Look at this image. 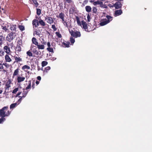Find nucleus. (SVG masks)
<instances>
[{
    "instance_id": "nucleus-37",
    "label": "nucleus",
    "mask_w": 152,
    "mask_h": 152,
    "mask_svg": "<svg viewBox=\"0 0 152 152\" xmlns=\"http://www.w3.org/2000/svg\"><path fill=\"white\" fill-rule=\"evenodd\" d=\"M64 5H65L66 3L69 4L71 3L72 2V0H64Z\"/></svg>"
},
{
    "instance_id": "nucleus-24",
    "label": "nucleus",
    "mask_w": 152,
    "mask_h": 152,
    "mask_svg": "<svg viewBox=\"0 0 152 152\" xmlns=\"http://www.w3.org/2000/svg\"><path fill=\"white\" fill-rule=\"evenodd\" d=\"M19 72V68H17L14 71V72L13 74V76L14 77L15 76L18 75V74Z\"/></svg>"
},
{
    "instance_id": "nucleus-57",
    "label": "nucleus",
    "mask_w": 152,
    "mask_h": 152,
    "mask_svg": "<svg viewBox=\"0 0 152 152\" xmlns=\"http://www.w3.org/2000/svg\"><path fill=\"white\" fill-rule=\"evenodd\" d=\"M21 92H19L17 94V95H16L15 97H17V96H18L19 95H20L21 94Z\"/></svg>"
},
{
    "instance_id": "nucleus-38",
    "label": "nucleus",
    "mask_w": 152,
    "mask_h": 152,
    "mask_svg": "<svg viewBox=\"0 0 152 152\" xmlns=\"http://www.w3.org/2000/svg\"><path fill=\"white\" fill-rule=\"evenodd\" d=\"M48 64V62L46 61H42V67H44L46 66Z\"/></svg>"
},
{
    "instance_id": "nucleus-19",
    "label": "nucleus",
    "mask_w": 152,
    "mask_h": 152,
    "mask_svg": "<svg viewBox=\"0 0 152 152\" xmlns=\"http://www.w3.org/2000/svg\"><path fill=\"white\" fill-rule=\"evenodd\" d=\"M16 26L15 25H12L10 26V29L12 31V32L16 31Z\"/></svg>"
},
{
    "instance_id": "nucleus-39",
    "label": "nucleus",
    "mask_w": 152,
    "mask_h": 152,
    "mask_svg": "<svg viewBox=\"0 0 152 152\" xmlns=\"http://www.w3.org/2000/svg\"><path fill=\"white\" fill-rule=\"evenodd\" d=\"M41 10L39 8L37 9V14L38 15H40L41 13Z\"/></svg>"
},
{
    "instance_id": "nucleus-7",
    "label": "nucleus",
    "mask_w": 152,
    "mask_h": 152,
    "mask_svg": "<svg viewBox=\"0 0 152 152\" xmlns=\"http://www.w3.org/2000/svg\"><path fill=\"white\" fill-rule=\"evenodd\" d=\"M8 25L7 26L6 25H4V23H2L1 26V27L2 29V32L3 33L8 32L9 31V30L8 28Z\"/></svg>"
},
{
    "instance_id": "nucleus-12",
    "label": "nucleus",
    "mask_w": 152,
    "mask_h": 152,
    "mask_svg": "<svg viewBox=\"0 0 152 152\" xmlns=\"http://www.w3.org/2000/svg\"><path fill=\"white\" fill-rule=\"evenodd\" d=\"M3 49L4 51L8 54H10L11 52L10 48L8 46L6 45L3 48Z\"/></svg>"
},
{
    "instance_id": "nucleus-28",
    "label": "nucleus",
    "mask_w": 152,
    "mask_h": 152,
    "mask_svg": "<svg viewBox=\"0 0 152 152\" xmlns=\"http://www.w3.org/2000/svg\"><path fill=\"white\" fill-rule=\"evenodd\" d=\"M31 80L28 81V85L27 87L26 88V90H27L28 89H30L31 88Z\"/></svg>"
},
{
    "instance_id": "nucleus-40",
    "label": "nucleus",
    "mask_w": 152,
    "mask_h": 152,
    "mask_svg": "<svg viewBox=\"0 0 152 152\" xmlns=\"http://www.w3.org/2000/svg\"><path fill=\"white\" fill-rule=\"evenodd\" d=\"M56 36L59 38H61L62 36L61 34L58 32H56Z\"/></svg>"
},
{
    "instance_id": "nucleus-9",
    "label": "nucleus",
    "mask_w": 152,
    "mask_h": 152,
    "mask_svg": "<svg viewBox=\"0 0 152 152\" xmlns=\"http://www.w3.org/2000/svg\"><path fill=\"white\" fill-rule=\"evenodd\" d=\"M91 2H93V4L94 5L96 6L98 4L99 5V7H103V2L101 1H100L99 0L97 1H91Z\"/></svg>"
},
{
    "instance_id": "nucleus-58",
    "label": "nucleus",
    "mask_w": 152,
    "mask_h": 152,
    "mask_svg": "<svg viewBox=\"0 0 152 152\" xmlns=\"http://www.w3.org/2000/svg\"><path fill=\"white\" fill-rule=\"evenodd\" d=\"M88 1H84L82 4L84 6L85 5V4H86L87 3Z\"/></svg>"
},
{
    "instance_id": "nucleus-60",
    "label": "nucleus",
    "mask_w": 152,
    "mask_h": 152,
    "mask_svg": "<svg viewBox=\"0 0 152 152\" xmlns=\"http://www.w3.org/2000/svg\"><path fill=\"white\" fill-rule=\"evenodd\" d=\"M37 78L38 80H41V77L40 76H38L37 77Z\"/></svg>"
},
{
    "instance_id": "nucleus-29",
    "label": "nucleus",
    "mask_w": 152,
    "mask_h": 152,
    "mask_svg": "<svg viewBox=\"0 0 152 152\" xmlns=\"http://www.w3.org/2000/svg\"><path fill=\"white\" fill-rule=\"evenodd\" d=\"M97 9L96 7H92V13H93L96 14L97 12Z\"/></svg>"
},
{
    "instance_id": "nucleus-31",
    "label": "nucleus",
    "mask_w": 152,
    "mask_h": 152,
    "mask_svg": "<svg viewBox=\"0 0 152 152\" xmlns=\"http://www.w3.org/2000/svg\"><path fill=\"white\" fill-rule=\"evenodd\" d=\"M70 43L69 42H66V43L64 42L63 43V45H64L65 47L68 48L69 47Z\"/></svg>"
},
{
    "instance_id": "nucleus-23",
    "label": "nucleus",
    "mask_w": 152,
    "mask_h": 152,
    "mask_svg": "<svg viewBox=\"0 0 152 152\" xmlns=\"http://www.w3.org/2000/svg\"><path fill=\"white\" fill-rule=\"evenodd\" d=\"M75 11V8L74 6H72L69 10L70 13L73 14Z\"/></svg>"
},
{
    "instance_id": "nucleus-34",
    "label": "nucleus",
    "mask_w": 152,
    "mask_h": 152,
    "mask_svg": "<svg viewBox=\"0 0 152 152\" xmlns=\"http://www.w3.org/2000/svg\"><path fill=\"white\" fill-rule=\"evenodd\" d=\"M37 21H38V20L36 19H34L32 21V25L33 26V27H35V26H36V23H37L36 22H37Z\"/></svg>"
},
{
    "instance_id": "nucleus-56",
    "label": "nucleus",
    "mask_w": 152,
    "mask_h": 152,
    "mask_svg": "<svg viewBox=\"0 0 152 152\" xmlns=\"http://www.w3.org/2000/svg\"><path fill=\"white\" fill-rule=\"evenodd\" d=\"M36 22L37 24H36V26H35L34 27H37L39 25V21H38Z\"/></svg>"
},
{
    "instance_id": "nucleus-25",
    "label": "nucleus",
    "mask_w": 152,
    "mask_h": 152,
    "mask_svg": "<svg viewBox=\"0 0 152 152\" xmlns=\"http://www.w3.org/2000/svg\"><path fill=\"white\" fill-rule=\"evenodd\" d=\"M39 24L42 26L44 27L46 25L45 23L43 21V20H41V19H40V20H39Z\"/></svg>"
},
{
    "instance_id": "nucleus-53",
    "label": "nucleus",
    "mask_w": 152,
    "mask_h": 152,
    "mask_svg": "<svg viewBox=\"0 0 152 152\" xmlns=\"http://www.w3.org/2000/svg\"><path fill=\"white\" fill-rule=\"evenodd\" d=\"M4 67L3 66V64H2L1 63H0V69H3Z\"/></svg>"
},
{
    "instance_id": "nucleus-36",
    "label": "nucleus",
    "mask_w": 152,
    "mask_h": 152,
    "mask_svg": "<svg viewBox=\"0 0 152 152\" xmlns=\"http://www.w3.org/2000/svg\"><path fill=\"white\" fill-rule=\"evenodd\" d=\"M32 1L34 4L35 7H37L39 6V4L37 0H32Z\"/></svg>"
},
{
    "instance_id": "nucleus-30",
    "label": "nucleus",
    "mask_w": 152,
    "mask_h": 152,
    "mask_svg": "<svg viewBox=\"0 0 152 152\" xmlns=\"http://www.w3.org/2000/svg\"><path fill=\"white\" fill-rule=\"evenodd\" d=\"M30 69V67L28 66L27 65H25L23 66L22 67V69L25 71L26 69Z\"/></svg>"
},
{
    "instance_id": "nucleus-47",
    "label": "nucleus",
    "mask_w": 152,
    "mask_h": 152,
    "mask_svg": "<svg viewBox=\"0 0 152 152\" xmlns=\"http://www.w3.org/2000/svg\"><path fill=\"white\" fill-rule=\"evenodd\" d=\"M70 41L72 44H73L75 42V40L74 38L72 37L70 38Z\"/></svg>"
},
{
    "instance_id": "nucleus-46",
    "label": "nucleus",
    "mask_w": 152,
    "mask_h": 152,
    "mask_svg": "<svg viewBox=\"0 0 152 152\" xmlns=\"http://www.w3.org/2000/svg\"><path fill=\"white\" fill-rule=\"evenodd\" d=\"M18 89H19V88H15L12 91V93H13V94L15 93L16 92H17V91H18Z\"/></svg>"
},
{
    "instance_id": "nucleus-11",
    "label": "nucleus",
    "mask_w": 152,
    "mask_h": 152,
    "mask_svg": "<svg viewBox=\"0 0 152 152\" xmlns=\"http://www.w3.org/2000/svg\"><path fill=\"white\" fill-rule=\"evenodd\" d=\"M114 6L115 9H119L121 8L122 6V4L120 1L116 2L114 4Z\"/></svg>"
},
{
    "instance_id": "nucleus-45",
    "label": "nucleus",
    "mask_w": 152,
    "mask_h": 152,
    "mask_svg": "<svg viewBox=\"0 0 152 152\" xmlns=\"http://www.w3.org/2000/svg\"><path fill=\"white\" fill-rule=\"evenodd\" d=\"M52 28L53 29L54 31H55L57 30V28L56 27L55 25L53 24L52 25Z\"/></svg>"
},
{
    "instance_id": "nucleus-62",
    "label": "nucleus",
    "mask_w": 152,
    "mask_h": 152,
    "mask_svg": "<svg viewBox=\"0 0 152 152\" xmlns=\"http://www.w3.org/2000/svg\"><path fill=\"white\" fill-rule=\"evenodd\" d=\"M56 58L55 57H52V58L51 59L52 60L54 61L56 59Z\"/></svg>"
},
{
    "instance_id": "nucleus-52",
    "label": "nucleus",
    "mask_w": 152,
    "mask_h": 152,
    "mask_svg": "<svg viewBox=\"0 0 152 152\" xmlns=\"http://www.w3.org/2000/svg\"><path fill=\"white\" fill-rule=\"evenodd\" d=\"M23 92H24V96H23V98H24V97H25L26 95L27 94H28V91H23Z\"/></svg>"
},
{
    "instance_id": "nucleus-16",
    "label": "nucleus",
    "mask_w": 152,
    "mask_h": 152,
    "mask_svg": "<svg viewBox=\"0 0 152 152\" xmlns=\"http://www.w3.org/2000/svg\"><path fill=\"white\" fill-rule=\"evenodd\" d=\"M25 79V78L23 77L18 76L17 78V81L18 83H20L24 81Z\"/></svg>"
},
{
    "instance_id": "nucleus-21",
    "label": "nucleus",
    "mask_w": 152,
    "mask_h": 152,
    "mask_svg": "<svg viewBox=\"0 0 152 152\" xmlns=\"http://www.w3.org/2000/svg\"><path fill=\"white\" fill-rule=\"evenodd\" d=\"M86 10L87 12H89L91 11V8L89 6H87L85 7Z\"/></svg>"
},
{
    "instance_id": "nucleus-48",
    "label": "nucleus",
    "mask_w": 152,
    "mask_h": 152,
    "mask_svg": "<svg viewBox=\"0 0 152 152\" xmlns=\"http://www.w3.org/2000/svg\"><path fill=\"white\" fill-rule=\"evenodd\" d=\"M1 117V118H0V124L5 120V119L4 118Z\"/></svg>"
},
{
    "instance_id": "nucleus-2",
    "label": "nucleus",
    "mask_w": 152,
    "mask_h": 152,
    "mask_svg": "<svg viewBox=\"0 0 152 152\" xmlns=\"http://www.w3.org/2000/svg\"><path fill=\"white\" fill-rule=\"evenodd\" d=\"M106 17L107 19H105L101 21L99 23L101 26H104L109 23L113 19V17L107 15Z\"/></svg>"
},
{
    "instance_id": "nucleus-59",
    "label": "nucleus",
    "mask_w": 152,
    "mask_h": 152,
    "mask_svg": "<svg viewBox=\"0 0 152 152\" xmlns=\"http://www.w3.org/2000/svg\"><path fill=\"white\" fill-rule=\"evenodd\" d=\"M47 45H48V48H50V43L49 42H48Z\"/></svg>"
},
{
    "instance_id": "nucleus-55",
    "label": "nucleus",
    "mask_w": 152,
    "mask_h": 152,
    "mask_svg": "<svg viewBox=\"0 0 152 152\" xmlns=\"http://www.w3.org/2000/svg\"><path fill=\"white\" fill-rule=\"evenodd\" d=\"M10 114V112L9 110L7 111V112L6 113V116H8Z\"/></svg>"
},
{
    "instance_id": "nucleus-26",
    "label": "nucleus",
    "mask_w": 152,
    "mask_h": 152,
    "mask_svg": "<svg viewBox=\"0 0 152 152\" xmlns=\"http://www.w3.org/2000/svg\"><path fill=\"white\" fill-rule=\"evenodd\" d=\"M37 48L39 49H44L45 48V46L43 45H39L38 44L37 45Z\"/></svg>"
},
{
    "instance_id": "nucleus-42",
    "label": "nucleus",
    "mask_w": 152,
    "mask_h": 152,
    "mask_svg": "<svg viewBox=\"0 0 152 152\" xmlns=\"http://www.w3.org/2000/svg\"><path fill=\"white\" fill-rule=\"evenodd\" d=\"M4 52L3 51L2 49L0 48V56H2L4 55Z\"/></svg>"
},
{
    "instance_id": "nucleus-22",
    "label": "nucleus",
    "mask_w": 152,
    "mask_h": 152,
    "mask_svg": "<svg viewBox=\"0 0 152 152\" xmlns=\"http://www.w3.org/2000/svg\"><path fill=\"white\" fill-rule=\"evenodd\" d=\"M21 44L17 45L16 47L15 50L17 51L18 52H19L21 51V48L20 47Z\"/></svg>"
},
{
    "instance_id": "nucleus-41",
    "label": "nucleus",
    "mask_w": 152,
    "mask_h": 152,
    "mask_svg": "<svg viewBox=\"0 0 152 152\" xmlns=\"http://www.w3.org/2000/svg\"><path fill=\"white\" fill-rule=\"evenodd\" d=\"M47 50L50 52L54 53L53 49L52 48H48Z\"/></svg>"
},
{
    "instance_id": "nucleus-20",
    "label": "nucleus",
    "mask_w": 152,
    "mask_h": 152,
    "mask_svg": "<svg viewBox=\"0 0 152 152\" xmlns=\"http://www.w3.org/2000/svg\"><path fill=\"white\" fill-rule=\"evenodd\" d=\"M32 42L33 43L35 44L36 45H37L38 44V42L37 41V39L35 37H33L32 38Z\"/></svg>"
},
{
    "instance_id": "nucleus-51",
    "label": "nucleus",
    "mask_w": 152,
    "mask_h": 152,
    "mask_svg": "<svg viewBox=\"0 0 152 152\" xmlns=\"http://www.w3.org/2000/svg\"><path fill=\"white\" fill-rule=\"evenodd\" d=\"M87 20L88 22H90L91 20V18L89 15L88 14V15L87 16Z\"/></svg>"
},
{
    "instance_id": "nucleus-64",
    "label": "nucleus",
    "mask_w": 152,
    "mask_h": 152,
    "mask_svg": "<svg viewBox=\"0 0 152 152\" xmlns=\"http://www.w3.org/2000/svg\"><path fill=\"white\" fill-rule=\"evenodd\" d=\"M2 92V90H0V94H1Z\"/></svg>"
},
{
    "instance_id": "nucleus-17",
    "label": "nucleus",
    "mask_w": 152,
    "mask_h": 152,
    "mask_svg": "<svg viewBox=\"0 0 152 152\" xmlns=\"http://www.w3.org/2000/svg\"><path fill=\"white\" fill-rule=\"evenodd\" d=\"M8 55L9 54H7L5 56V59L6 62H10L12 61V60Z\"/></svg>"
},
{
    "instance_id": "nucleus-63",
    "label": "nucleus",
    "mask_w": 152,
    "mask_h": 152,
    "mask_svg": "<svg viewBox=\"0 0 152 152\" xmlns=\"http://www.w3.org/2000/svg\"><path fill=\"white\" fill-rule=\"evenodd\" d=\"M39 83V82L37 80L36 82V84L37 85H38Z\"/></svg>"
},
{
    "instance_id": "nucleus-35",
    "label": "nucleus",
    "mask_w": 152,
    "mask_h": 152,
    "mask_svg": "<svg viewBox=\"0 0 152 152\" xmlns=\"http://www.w3.org/2000/svg\"><path fill=\"white\" fill-rule=\"evenodd\" d=\"M26 54L27 55L29 56V57L33 56L32 53L31 52V51H30V50L28 51H27L26 52Z\"/></svg>"
},
{
    "instance_id": "nucleus-3",
    "label": "nucleus",
    "mask_w": 152,
    "mask_h": 152,
    "mask_svg": "<svg viewBox=\"0 0 152 152\" xmlns=\"http://www.w3.org/2000/svg\"><path fill=\"white\" fill-rule=\"evenodd\" d=\"M69 33L73 37L77 38L81 36V34L80 32L78 31H74L72 30L69 29Z\"/></svg>"
},
{
    "instance_id": "nucleus-44",
    "label": "nucleus",
    "mask_w": 152,
    "mask_h": 152,
    "mask_svg": "<svg viewBox=\"0 0 152 152\" xmlns=\"http://www.w3.org/2000/svg\"><path fill=\"white\" fill-rule=\"evenodd\" d=\"M50 69V66H48L46 67L45 69L44 72H47Z\"/></svg>"
},
{
    "instance_id": "nucleus-43",
    "label": "nucleus",
    "mask_w": 152,
    "mask_h": 152,
    "mask_svg": "<svg viewBox=\"0 0 152 152\" xmlns=\"http://www.w3.org/2000/svg\"><path fill=\"white\" fill-rule=\"evenodd\" d=\"M62 23H63L65 26L67 28H69V26L68 25L67 23L64 20V21H62Z\"/></svg>"
},
{
    "instance_id": "nucleus-8",
    "label": "nucleus",
    "mask_w": 152,
    "mask_h": 152,
    "mask_svg": "<svg viewBox=\"0 0 152 152\" xmlns=\"http://www.w3.org/2000/svg\"><path fill=\"white\" fill-rule=\"evenodd\" d=\"M12 81L11 79H9L7 81L4 87L5 90H9V88L11 87L10 84L11 83Z\"/></svg>"
},
{
    "instance_id": "nucleus-33",
    "label": "nucleus",
    "mask_w": 152,
    "mask_h": 152,
    "mask_svg": "<svg viewBox=\"0 0 152 152\" xmlns=\"http://www.w3.org/2000/svg\"><path fill=\"white\" fill-rule=\"evenodd\" d=\"M40 33H39V32L38 31L37 29H36L33 32V35L34 36L36 34L37 35L39 36L40 35Z\"/></svg>"
},
{
    "instance_id": "nucleus-6",
    "label": "nucleus",
    "mask_w": 152,
    "mask_h": 152,
    "mask_svg": "<svg viewBox=\"0 0 152 152\" xmlns=\"http://www.w3.org/2000/svg\"><path fill=\"white\" fill-rule=\"evenodd\" d=\"M45 19L46 21L47 22L50 24H52L54 22L53 19L50 15L46 16V17L45 18Z\"/></svg>"
},
{
    "instance_id": "nucleus-50",
    "label": "nucleus",
    "mask_w": 152,
    "mask_h": 152,
    "mask_svg": "<svg viewBox=\"0 0 152 152\" xmlns=\"http://www.w3.org/2000/svg\"><path fill=\"white\" fill-rule=\"evenodd\" d=\"M19 97H20V99H18V100L17 102H19V104L21 102V101L22 100V98H23V96H19Z\"/></svg>"
},
{
    "instance_id": "nucleus-18",
    "label": "nucleus",
    "mask_w": 152,
    "mask_h": 152,
    "mask_svg": "<svg viewBox=\"0 0 152 152\" xmlns=\"http://www.w3.org/2000/svg\"><path fill=\"white\" fill-rule=\"evenodd\" d=\"M34 47L35 48H33V49H32V48H31V49L34 53L36 55H38L39 54V52L37 49V47L36 46H34Z\"/></svg>"
},
{
    "instance_id": "nucleus-32",
    "label": "nucleus",
    "mask_w": 152,
    "mask_h": 152,
    "mask_svg": "<svg viewBox=\"0 0 152 152\" xmlns=\"http://www.w3.org/2000/svg\"><path fill=\"white\" fill-rule=\"evenodd\" d=\"M18 28L21 31H23L25 30V27L23 25H19Z\"/></svg>"
},
{
    "instance_id": "nucleus-49",
    "label": "nucleus",
    "mask_w": 152,
    "mask_h": 152,
    "mask_svg": "<svg viewBox=\"0 0 152 152\" xmlns=\"http://www.w3.org/2000/svg\"><path fill=\"white\" fill-rule=\"evenodd\" d=\"M3 65H4L7 68H8L10 66L9 64L7 63H3Z\"/></svg>"
},
{
    "instance_id": "nucleus-54",
    "label": "nucleus",
    "mask_w": 152,
    "mask_h": 152,
    "mask_svg": "<svg viewBox=\"0 0 152 152\" xmlns=\"http://www.w3.org/2000/svg\"><path fill=\"white\" fill-rule=\"evenodd\" d=\"M32 88L33 89H34L35 88V83L34 82H32Z\"/></svg>"
},
{
    "instance_id": "nucleus-4",
    "label": "nucleus",
    "mask_w": 152,
    "mask_h": 152,
    "mask_svg": "<svg viewBox=\"0 0 152 152\" xmlns=\"http://www.w3.org/2000/svg\"><path fill=\"white\" fill-rule=\"evenodd\" d=\"M15 34V32H11L9 33L6 37L7 40L9 42H11L15 38L14 35Z\"/></svg>"
},
{
    "instance_id": "nucleus-10",
    "label": "nucleus",
    "mask_w": 152,
    "mask_h": 152,
    "mask_svg": "<svg viewBox=\"0 0 152 152\" xmlns=\"http://www.w3.org/2000/svg\"><path fill=\"white\" fill-rule=\"evenodd\" d=\"M18 55H16L14 56V58L15 59V61L14 63H19L20 62L22 61V59L20 57H19Z\"/></svg>"
},
{
    "instance_id": "nucleus-15",
    "label": "nucleus",
    "mask_w": 152,
    "mask_h": 152,
    "mask_svg": "<svg viewBox=\"0 0 152 152\" xmlns=\"http://www.w3.org/2000/svg\"><path fill=\"white\" fill-rule=\"evenodd\" d=\"M65 14L61 12L59 14L58 16H57V17L59 18L62 20V21H64V20Z\"/></svg>"
},
{
    "instance_id": "nucleus-1",
    "label": "nucleus",
    "mask_w": 152,
    "mask_h": 152,
    "mask_svg": "<svg viewBox=\"0 0 152 152\" xmlns=\"http://www.w3.org/2000/svg\"><path fill=\"white\" fill-rule=\"evenodd\" d=\"M76 19L77 21V23L78 25L81 26V24L83 26V27L86 31L88 29L87 25V23L84 20L81 21V24L80 20V18L78 16H76Z\"/></svg>"
},
{
    "instance_id": "nucleus-27",
    "label": "nucleus",
    "mask_w": 152,
    "mask_h": 152,
    "mask_svg": "<svg viewBox=\"0 0 152 152\" xmlns=\"http://www.w3.org/2000/svg\"><path fill=\"white\" fill-rule=\"evenodd\" d=\"M19 104V103L17 104V102L11 104L10 106V109H13L15 107L18 105Z\"/></svg>"
},
{
    "instance_id": "nucleus-13",
    "label": "nucleus",
    "mask_w": 152,
    "mask_h": 152,
    "mask_svg": "<svg viewBox=\"0 0 152 152\" xmlns=\"http://www.w3.org/2000/svg\"><path fill=\"white\" fill-rule=\"evenodd\" d=\"M5 41V37L4 35L2 34L0 35V45H2Z\"/></svg>"
},
{
    "instance_id": "nucleus-61",
    "label": "nucleus",
    "mask_w": 152,
    "mask_h": 152,
    "mask_svg": "<svg viewBox=\"0 0 152 152\" xmlns=\"http://www.w3.org/2000/svg\"><path fill=\"white\" fill-rule=\"evenodd\" d=\"M18 43L19 44V45L20 44H21V45L22 44V42L21 41V40H18Z\"/></svg>"
},
{
    "instance_id": "nucleus-14",
    "label": "nucleus",
    "mask_w": 152,
    "mask_h": 152,
    "mask_svg": "<svg viewBox=\"0 0 152 152\" xmlns=\"http://www.w3.org/2000/svg\"><path fill=\"white\" fill-rule=\"evenodd\" d=\"M123 13L122 11L121 10H116L115 11L114 14L115 16H119L121 15Z\"/></svg>"
},
{
    "instance_id": "nucleus-5",
    "label": "nucleus",
    "mask_w": 152,
    "mask_h": 152,
    "mask_svg": "<svg viewBox=\"0 0 152 152\" xmlns=\"http://www.w3.org/2000/svg\"><path fill=\"white\" fill-rule=\"evenodd\" d=\"M8 109V107L5 106L0 110V116L1 117L4 118V117L6 116V113H5V112Z\"/></svg>"
}]
</instances>
